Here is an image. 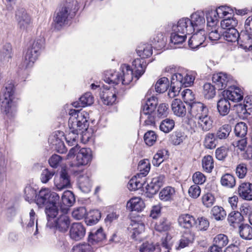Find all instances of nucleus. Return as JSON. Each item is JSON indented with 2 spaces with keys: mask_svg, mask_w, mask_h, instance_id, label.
I'll return each instance as SVG.
<instances>
[{
  "mask_svg": "<svg viewBox=\"0 0 252 252\" xmlns=\"http://www.w3.org/2000/svg\"><path fill=\"white\" fill-rule=\"evenodd\" d=\"M68 120L69 132L65 137L67 143L70 146L76 144L78 135L86 130L89 126V114L85 111L70 109Z\"/></svg>",
  "mask_w": 252,
  "mask_h": 252,
  "instance_id": "obj_1",
  "label": "nucleus"
},
{
  "mask_svg": "<svg viewBox=\"0 0 252 252\" xmlns=\"http://www.w3.org/2000/svg\"><path fill=\"white\" fill-rule=\"evenodd\" d=\"M133 79V70L126 64L121 65L120 71L110 70L105 72L104 81L108 84H118L121 82L125 85H129Z\"/></svg>",
  "mask_w": 252,
  "mask_h": 252,
  "instance_id": "obj_2",
  "label": "nucleus"
},
{
  "mask_svg": "<svg viewBox=\"0 0 252 252\" xmlns=\"http://www.w3.org/2000/svg\"><path fill=\"white\" fill-rule=\"evenodd\" d=\"M77 1L71 0L66 1L58 8L54 14L53 23L55 27L58 30L67 24L68 19L72 18L78 10Z\"/></svg>",
  "mask_w": 252,
  "mask_h": 252,
  "instance_id": "obj_3",
  "label": "nucleus"
},
{
  "mask_svg": "<svg viewBox=\"0 0 252 252\" xmlns=\"http://www.w3.org/2000/svg\"><path fill=\"white\" fill-rule=\"evenodd\" d=\"M158 104V98L154 96L148 98L141 111L140 120L145 125L154 126L157 121L156 108Z\"/></svg>",
  "mask_w": 252,
  "mask_h": 252,
  "instance_id": "obj_4",
  "label": "nucleus"
},
{
  "mask_svg": "<svg viewBox=\"0 0 252 252\" xmlns=\"http://www.w3.org/2000/svg\"><path fill=\"white\" fill-rule=\"evenodd\" d=\"M14 92V84L12 82H10L5 84V87L0 95L1 111L6 115H8L13 112V95Z\"/></svg>",
  "mask_w": 252,
  "mask_h": 252,
  "instance_id": "obj_5",
  "label": "nucleus"
},
{
  "mask_svg": "<svg viewBox=\"0 0 252 252\" xmlns=\"http://www.w3.org/2000/svg\"><path fill=\"white\" fill-rule=\"evenodd\" d=\"M43 40L42 39L35 40L30 46L24 56L23 67L27 68L32 66L36 60L39 51L42 47Z\"/></svg>",
  "mask_w": 252,
  "mask_h": 252,
  "instance_id": "obj_6",
  "label": "nucleus"
},
{
  "mask_svg": "<svg viewBox=\"0 0 252 252\" xmlns=\"http://www.w3.org/2000/svg\"><path fill=\"white\" fill-rule=\"evenodd\" d=\"M60 196L57 193L51 192L48 189H42L35 196V201L39 207H43L50 203L59 201Z\"/></svg>",
  "mask_w": 252,
  "mask_h": 252,
  "instance_id": "obj_7",
  "label": "nucleus"
},
{
  "mask_svg": "<svg viewBox=\"0 0 252 252\" xmlns=\"http://www.w3.org/2000/svg\"><path fill=\"white\" fill-rule=\"evenodd\" d=\"M213 121L209 115L196 120H192L191 119L189 121V125L194 131L196 130L203 132L210 130L213 128Z\"/></svg>",
  "mask_w": 252,
  "mask_h": 252,
  "instance_id": "obj_8",
  "label": "nucleus"
},
{
  "mask_svg": "<svg viewBox=\"0 0 252 252\" xmlns=\"http://www.w3.org/2000/svg\"><path fill=\"white\" fill-rule=\"evenodd\" d=\"M16 19L18 27L21 31H27L32 27V21L30 16L23 8L17 9L16 12Z\"/></svg>",
  "mask_w": 252,
  "mask_h": 252,
  "instance_id": "obj_9",
  "label": "nucleus"
},
{
  "mask_svg": "<svg viewBox=\"0 0 252 252\" xmlns=\"http://www.w3.org/2000/svg\"><path fill=\"white\" fill-rule=\"evenodd\" d=\"M63 132L56 131L50 135L48 139L49 143L52 146V148L61 154L65 153L67 151L63 141Z\"/></svg>",
  "mask_w": 252,
  "mask_h": 252,
  "instance_id": "obj_10",
  "label": "nucleus"
},
{
  "mask_svg": "<svg viewBox=\"0 0 252 252\" xmlns=\"http://www.w3.org/2000/svg\"><path fill=\"white\" fill-rule=\"evenodd\" d=\"M92 159V151L89 148H82L76 156V162L72 164V167L85 166L90 163Z\"/></svg>",
  "mask_w": 252,
  "mask_h": 252,
  "instance_id": "obj_11",
  "label": "nucleus"
},
{
  "mask_svg": "<svg viewBox=\"0 0 252 252\" xmlns=\"http://www.w3.org/2000/svg\"><path fill=\"white\" fill-rule=\"evenodd\" d=\"M189 113L192 118H194L192 120H196L209 115V110L204 104L197 102L193 103L190 105Z\"/></svg>",
  "mask_w": 252,
  "mask_h": 252,
  "instance_id": "obj_12",
  "label": "nucleus"
},
{
  "mask_svg": "<svg viewBox=\"0 0 252 252\" xmlns=\"http://www.w3.org/2000/svg\"><path fill=\"white\" fill-rule=\"evenodd\" d=\"M69 237L75 241L81 240L86 234V228L81 222L73 223L69 229Z\"/></svg>",
  "mask_w": 252,
  "mask_h": 252,
  "instance_id": "obj_13",
  "label": "nucleus"
},
{
  "mask_svg": "<svg viewBox=\"0 0 252 252\" xmlns=\"http://www.w3.org/2000/svg\"><path fill=\"white\" fill-rule=\"evenodd\" d=\"M172 77L175 80V81L180 83L182 87H189L192 85L195 78V73L192 71H189L186 73H176Z\"/></svg>",
  "mask_w": 252,
  "mask_h": 252,
  "instance_id": "obj_14",
  "label": "nucleus"
},
{
  "mask_svg": "<svg viewBox=\"0 0 252 252\" xmlns=\"http://www.w3.org/2000/svg\"><path fill=\"white\" fill-rule=\"evenodd\" d=\"M192 27L190 25V19L183 18L178 21L177 25L172 26V31L179 32L183 34H189L193 32Z\"/></svg>",
  "mask_w": 252,
  "mask_h": 252,
  "instance_id": "obj_15",
  "label": "nucleus"
},
{
  "mask_svg": "<svg viewBox=\"0 0 252 252\" xmlns=\"http://www.w3.org/2000/svg\"><path fill=\"white\" fill-rule=\"evenodd\" d=\"M54 183L59 190H62L70 186V177L65 169L62 168L60 176L55 177Z\"/></svg>",
  "mask_w": 252,
  "mask_h": 252,
  "instance_id": "obj_16",
  "label": "nucleus"
},
{
  "mask_svg": "<svg viewBox=\"0 0 252 252\" xmlns=\"http://www.w3.org/2000/svg\"><path fill=\"white\" fill-rule=\"evenodd\" d=\"M75 202V198L73 192L70 190L64 191L62 196V202H59L60 209L63 213H67L70 207Z\"/></svg>",
  "mask_w": 252,
  "mask_h": 252,
  "instance_id": "obj_17",
  "label": "nucleus"
},
{
  "mask_svg": "<svg viewBox=\"0 0 252 252\" xmlns=\"http://www.w3.org/2000/svg\"><path fill=\"white\" fill-rule=\"evenodd\" d=\"M223 97L227 100L233 102H239L243 98V92L238 87H230L227 90L223 91Z\"/></svg>",
  "mask_w": 252,
  "mask_h": 252,
  "instance_id": "obj_18",
  "label": "nucleus"
},
{
  "mask_svg": "<svg viewBox=\"0 0 252 252\" xmlns=\"http://www.w3.org/2000/svg\"><path fill=\"white\" fill-rule=\"evenodd\" d=\"M100 98L105 105H112L116 100V95L114 89L109 88L108 86H103L100 93Z\"/></svg>",
  "mask_w": 252,
  "mask_h": 252,
  "instance_id": "obj_19",
  "label": "nucleus"
},
{
  "mask_svg": "<svg viewBox=\"0 0 252 252\" xmlns=\"http://www.w3.org/2000/svg\"><path fill=\"white\" fill-rule=\"evenodd\" d=\"M164 176L160 175L152 178L151 182L146 187L147 192L154 195L157 193L164 182Z\"/></svg>",
  "mask_w": 252,
  "mask_h": 252,
  "instance_id": "obj_20",
  "label": "nucleus"
},
{
  "mask_svg": "<svg viewBox=\"0 0 252 252\" xmlns=\"http://www.w3.org/2000/svg\"><path fill=\"white\" fill-rule=\"evenodd\" d=\"M206 37L205 36V31L204 30H199L194 33L189 40V46L192 49H196L200 46L203 44Z\"/></svg>",
  "mask_w": 252,
  "mask_h": 252,
  "instance_id": "obj_21",
  "label": "nucleus"
},
{
  "mask_svg": "<svg viewBox=\"0 0 252 252\" xmlns=\"http://www.w3.org/2000/svg\"><path fill=\"white\" fill-rule=\"evenodd\" d=\"M238 44L246 51L252 50V34L242 31L240 34Z\"/></svg>",
  "mask_w": 252,
  "mask_h": 252,
  "instance_id": "obj_22",
  "label": "nucleus"
},
{
  "mask_svg": "<svg viewBox=\"0 0 252 252\" xmlns=\"http://www.w3.org/2000/svg\"><path fill=\"white\" fill-rule=\"evenodd\" d=\"M212 81L214 83L216 89L221 90L226 88L230 81L226 74L220 72L213 75Z\"/></svg>",
  "mask_w": 252,
  "mask_h": 252,
  "instance_id": "obj_23",
  "label": "nucleus"
},
{
  "mask_svg": "<svg viewBox=\"0 0 252 252\" xmlns=\"http://www.w3.org/2000/svg\"><path fill=\"white\" fill-rule=\"evenodd\" d=\"M190 25L192 26L193 32L196 30L199 32V30H203L202 28L204 26L205 20L204 14L202 13L195 12L193 13L190 16Z\"/></svg>",
  "mask_w": 252,
  "mask_h": 252,
  "instance_id": "obj_24",
  "label": "nucleus"
},
{
  "mask_svg": "<svg viewBox=\"0 0 252 252\" xmlns=\"http://www.w3.org/2000/svg\"><path fill=\"white\" fill-rule=\"evenodd\" d=\"M147 65L145 60L142 58H137L132 62V65L134 70L136 81L144 73Z\"/></svg>",
  "mask_w": 252,
  "mask_h": 252,
  "instance_id": "obj_25",
  "label": "nucleus"
},
{
  "mask_svg": "<svg viewBox=\"0 0 252 252\" xmlns=\"http://www.w3.org/2000/svg\"><path fill=\"white\" fill-rule=\"evenodd\" d=\"M178 220L179 225L186 229H189L196 224V220L194 217L188 214L181 215Z\"/></svg>",
  "mask_w": 252,
  "mask_h": 252,
  "instance_id": "obj_26",
  "label": "nucleus"
},
{
  "mask_svg": "<svg viewBox=\"0 0 252 252\" xmlns=\"http://www.w3.org/2000/svg\"><path fill=\"white\" fill-rule=\"evenodd\" d=\"M238 192L243 199L252 200V184L243 183L239 187Z\"/></svg>",
  "mask_w": 252,
  "mask_h": 252,
  "instance_id": "obj_27",
  "label": "nucleus"
},
{
  "mask_svg": "<svg viewBox=\"0 0 252 252\" xmlns=\"http://www.w3.org/2000/svg\"><path fill=\"white\" fill-rule=\"evenodd\" d=\"M171 109L173 113L178 117H183L187 113L185 104L179 99H175L172 101Z\"/></svg>",
  "mask_w": 252,
  "mask_h": 252,
  "instance_id": "obj_28",
  "label": "nucleus"
},
{
  "mask_svg": "<svg viewBox=\"0 0 252 252\" xmlns=\"http://www.w3.org/2000/svg\"><path fill=\"white\" fill-rule=\"evenodd\" d=\"M66 213L60 215L56 220V229L62 232H66L70 223L69 218Z\"/></svg>",
  "mask_w": 252,
  "mask_h": 252,
  "instance_id": "obj_29",
  "label": "nucleus"
},
{
  "mask_svg": "<svg viewBox=\"0 0 252 252\" xmlns=\"http://www.w3.org/2000/svg\"><path fill=\"white\" fill-rule=\"evenodd\" d=\"M194 237V234L190 231L184 233L179 240L177 246H176V249L179 250L188 247L190 244L192 243Z\"/></svg>",
  "mask_w": 252,
  "mask_h": 252,
  "instance_id": "obj_30",
  "label": "nucleus"
},
{
  "mask_svg": "<svg viewBox=\"0 0 252 252\" xmlns=\"http://www.w3.org/2000/svg\"><path fill=\"white\" fill-rule=\"evenodd\" d=\"M105 238V235L102 228H100L95 231H92L90 233L88 241L92 245H94L102 242Z\"/></svg>",
  "mask_w": 252,
  "mask_h": 252,
  "instance_id": "obj_31",
  "label": "nucleus"
},
{
  "mask_svg": "<svg viewBox=\"0 0 252 252\" xmlns=\"http://www.w3.org/2000/svg\"><path fill=\"white\" fill-rule=\"evenodd\" d=\"M126 209L130 211H141L144 208V203L139 197L131 198L126 204Z\"/></svg>",
  "mask_w": 252,
  "mask_h": 252,
  "instance_id": "obj_32",
  "label": "nucleus"
},
{
  "mask_svg": "<svg viewBox=\"0 0 252 252\" xmlns=\"http://www.w3.org/2000/svg\"><path fill=\"white\" fill-rule=\"evenodd\" d=\"M78 184L80 189L85 193L91 191L92 183L88 175L83 174L78 177Z\"/></svg>",
  "mask_w": 252,
  "mask_h": 252,
  "instance_id": "obj_33",
  "label": "nucleus"
},
{
  "mask_svg": "<svg viewBox=\"0 0 252 252\" xmlns=\"http://www.w3.org/2000/svg\"><path fill=\"white\" fill-rule=\"evenodd\" d=\"M175 197V190L171 187L163 188L159 193V199L163 201H171Z\"/></svg>",
  "mask_w": 252,
  "mask_h": 252,
  "instance_id": "obj_34",
  "label": "nucleus"
},
{
  "mask_svg": "<svg viewBox=\"0 0 252 252\" xmlns=\"http://www.w3.org/2000/svg\"><path fill=\"white\" fill-rule=\"evenodd\" d=\"M217 109L219 114L221 116L227 115L230 109V104L226 98L223 97L217 103Z\"/></svg>",
  "mask_w": 252,
  "mask_h": 252,
  "instance_id": "obj_35",
  "label": "nucleus"
},
{
  "mask_svg": "<svg viewBox=\"0 0 252 252\" xmlns=\"http://www.w3.org/2000/svg\"><path fill=\"white\" fill-rule=\"evenodd\" d=\"M94 102V97L90 93H86L82 95L79 99V102H74L72 105L74 107H85L90 105Z\"/></svg>",
  "mask_w": 252,
  "mask_h": 252,
  "instance_id": "obj_36",
  "label": "nucleus"
},
{
  "mask_svg": "<svg viewBox=\"0 0 252 252\" xmlns=\"http://www.w3.org/2000/svg\"><path fill=\"white\" fill-rule=\"evenodd\" d=\"M217 138L213 133H207L203 140V146L208 149H213L217 145Z\"/></svg>",
  "mask_w": 252,
  "mask_h": 252,
  "instance_id": "obj_37",
  "label": "nucleus"
},
{
  "mask_svg": "<svg viewBox=\"0 0 252 252\" xmlns=\"http://www.w3.org/2000/svg\"><path fill=\"white\" fill-rule=\"evenodd\" d=\"M231 126L228 124H224L220 127L216 131L215 136L220 140L226 139L231 132Z\"/></svg>",
  "mask_w": 252,
  "mask_h": 252,
  "instance_id": "obj_38",
  "label": "nucleus"
},
{
  "mask_svg": "<svg viewBox=\"0 0 252 252\" xmlns=\"http://www.w3.org/2000/svg\"><path fill=\"white\" fill-rule=\"evenodd\" d=\"M60 207L59 201L55 203H50L46 206L45 212L47 215L48 221L50 219H54L58 214V207Z\"/></svg>",
  "mask_w": 252,
  "mask_h": 252,
  "instance_id": "obj_39",
  "label": "nucleus"
},
{
  "mask_svg": "<svg viewBox=\"0 0 252 252\" xmlns=\"http://www.w3.org/2000/svg\"><path fill=\"white\" fill-rule=\"evenodd\" d=\"M172 227L171 222L164 218L158 221L155 226V229L159 232L169 231Z\"/></svg>",
  "mask_w": 252,
  "mask_h": 252,
  "instance_id": "obj_40",
  "label": "nucleus"
},
{
  "mask_svg": "<svg viewBox=\"0 0 252 252\" xmlns=\"http://www.w3.org/2000/svg\"><path fill=\"white\" fill-rule=\"evenodd\" d=\"M216 88L211 83H205L203 86L202 94L206 99H210L216 95Z\"/></svg>",
  "mask_w": 252,
  "mask_h": 252,
  "instance_id": "obj_41",
  "label": "nucleus"
},
{
  "mask_svg": "<svg viewBox=\"0 0 252 252\" xmlns=\"http://www.w3.org/2000/svg\"><path fill=\"white\" fill-rule=\"evenodd\" d=\"M94 248L88 243H80L74 245L72 248V252H94Z\"/></svg>",
  "mask_w": 252,
  "mask_h": 252,
  "instance_id": "obj_42",
  "label": "nucleus"
},
{
  "mask_svg": "<svg viewBox=\"0 0 252 252\" xmlns=\"http://www.w3.org/2000/svg\"><path fill=\"white\" fill-rule=\"evenodd\" d=\"M137 53L141 58L145 59L152 55V47L150 44H144L140 46L137 49Z\"/></svg>",
  "mask_w": 252,
  "mask_h": 252,
  "instance_id": "obj_43",
  "label": "nucleus"
},
{
  "mask_svg": "<svg viewBox=\"0 0 252 252\" xmlns=\"http://www.w3.org/2000/svg\"><path fill=\"white\" fill-rule=\"evenodd\" d=\"M227 220L230 224L235 227L241 222L244 219L239 212H232L229 214Z\"/></svg>",
  "mask_w": 252,
  "mask_h": 252,
  "instance_id": "obj_44",
  "label": "nucleus"
},
{
  "mask_svg": "<svg viewBox=\"0 0 252 252\" xmlns=\"http://www.w3.org/2000/svg\"><path fill=\"white\" fill-rule=\"evenodd\" d=\"M224 39L228 42H235L239 39L240 34L236 29L226 30L223 33Z\"/></svg>",
  "mask_w": 252,
  "mask_h": 252,
  "instance_id": "obj_45",
  "label": "nucleus"
},
{
  "mask_svg": "<svg viewBox=\"0 0 252 252\" xmlns=\"http://www.w3.org/2000/svg\"><path fill=\"white\" fill-rule=\"evenodd\" d=\"M239 233L241 237L246 240L252 239V227L248 224L239 226Z\"/></svg>",
  "mask_w": 252,
  "mask_h": 252,
  "instance_id": "obj_46",
  "label": "nucleus"
},
{
  "mask_svg": "<svg viewBox=\"0 0 252 252\" xmlns=\"http://www.w3.org/2000/svg\"><path fill=\"white\" fill-rule=\"evenodd\" d=\"M211 214L217 220H223L226 216V213L221 207L215 206L211 210Z\"/></svg>",
  "mask_w": 252,
  "mask_h": 252,
  "instance_id": "obj_47",
  "label": "nucleus"
},
{
  "mask_svg": "<svg viewBox=\"0 0 252 252\" xmlns=\"http://www.w3.org/2000/svg\"><path fill=\"white\" fill-rule=\"evenodd\" d=\"M182 87L180 83L175 81L172 77L171 86L168 93L169 96L173 98L178 95Z\"/></svg>",
  "mask_w": 252,
  "mask_h": 252,
  "instance_id": "obj_48",
  "label": "nucleus"
},
{
  "mask_svg": "<svg viewBox=\"0 0 252 252\" xmlns=\"http://www.w3.org/2000/svg\"><path fill=\"white\" fill-rule=\"evenodd\" d=\"M216 12L213 10L208 11L206 14L207 25L208 28L216 27V25L218 23V18Z\"/></svg>",
  "mask_w": 252,
  "mask_h": 252,
  "instance_id": "obj_49",
  "label": "nucleus"
},
{
  "mask_svg": "<svg viewBox=\"0 0 252 252\" xmlns=\"http://www.w3.org/2000/svg\"><path fill=\"white\" fill-rule=\"evenodd\" d=\"M186 35L181 34L179 32L172 31L170 36L171 43L179 45L183 44L186 38Z\"/></svg>",
  "mask_w": 252,
  "mask_h": 252,
  "instance_id": "obj_50",
  "label": "nucleus"
},
{
  "mask_svg": "<svg viewBox=\"0 0 252 252\" xmlns=\"http://www.w3.org/2000/svg\"><path fill=\"white\" fill-rule=\"evenodd\" d=\"M175 126V122L173 120L165 119L160 124L159 129L164 133H168L171 131Z\"/></svg>",
  "mask_w": 252,
  "mask_h": 252,
  "instance_id": "obj_51",
  "label": "nucleus"
},
{
  "mask_svg": "<svg viewBox=\"0 0 252 252\" xmlns=\"http://www.w3.org/2000/svg\"><path fill=\"white\" fill-rule=\"evenodd\" d=\"M169 86L168 79L166 77L159 79L155 85V90L157 92L163 93L165 92Z\"/></svg>",
  "mask_w": 252,
  "mask_h": 252,
  "instance_id": "obj_52",
  "label": "nucleus"
},
{
  "mask_svg": "<svg viewBox=\"0 0 252 252\" xmlns=\"http://www.w3.org/2000/svg\"><path fill=\"white\" fill-rule=\"evenodd\" d=\"M219 18H223L227 15L231 16L233 14V10L228 6H220L216 10H213Z\"/></svg>",
  "mask_w": 252,
  "mask_h": 252,
  "instance_id": "obj_53",
  "label": "nucleus"
},
{
  "mask_svg": "<svg viewBox=\"0 0 252 252\" xmlns=\"http://www.w3.org/2000/svg\"><path fill=\"white\" fill-rule=\"evenodd\" d=\"M235 177L230 174H225L221 178V184L223 186L232 188L235 185Z\"/></svg>",
  "mask_w": 252,
  "mask_h": 252,
  "instance_id": "obj_54",
  "label": "nucleus"
},
{
  "mask_svg": "<svg viewBox=\"0 0 252 252\" xmlns=\"http://www.w3.org/2000/svg\"><path fill=\"white\" fill-rule=\"evenodd\" d=\"M203 169L208 173L212 172L214 168L213 158L211 156H205L202 161Z\"/></svg>",
  "mask_w": 252,
  "mask_h": 252,
  "instance_id": "obj_55",
  "label": "nucleus"
},
{
  "mask_svg": "<svg viewBox=\"0 0 252 252\" xmlns=\"http://www.w3.org/2000/svg\"><path fill=\"white\" fill-rule=\"evenodd\" d=\"M167 151L162 149L158 150L154 156L152 163L155 166H158L163 161V158L166 156Z\"/></svg>",
  "mask_w": 252,
  "mask_h": 252,
  "instance_id": "obj_56",
  "label": "nucleus"
},
{
  "mask_svg": "<svg viewBox=\"0 0 252 252\" xmlns=\"http://www.w3.org/2000/svg\"><path fill=\"white\" fill-rule=\"evenodd\" d=\"M238 22L235 18H230L228 17L227 18L223 19L221 22V27L222 29H226V30L235 29V27L237 25Z\"/></svg>",
  "mask_w": 252,
  "mask_h": 252,
  "instance_id": "obj_57",
  "label": "nucleus"
},
{
  "mask_svg": "<svg viewBox=\"0 0 252 252\" xmlns=\"http://www.w3.org/2000/svg\"><path fill=\"white\" fill-rule=\"evenodd\" d=\"M247 126L245 123H238L235 126L234 132L238 137H244L247 133Z\"/></svg>",
  "mask_w": 252,
  "mask_h": 252,
  "instance_id": "obj_58",
  "label": "nucleus"
},
{
  "mask_svg": "<svg viewBox=\"0 0 252 252\" xmlns=\"http://www.w3.org/2000/svg\"><path fill=\"white\" fill-rule=\"evenodd\" d=\"M228 243V237L223 234H218L214 238V244L221 248L226 246Z\"/></svg>",
  "mask_w": 252,
  "mask_h": 252,
  "instance_id": "obj_59",
  "label": "nucleus"
},
{
  "mask_svg": "<svg viewBox=\"0 0 252 252\" xmlns=\"http://www.w3.org/2000/svg\"><path fill=\"white\" fill-rule=\"evenodd\" d=\"M143 183H141L137 176L132 177L127 184L128 189L131 191H134L142 187Z\"/></svg>",
  "mask_w": 252,
  "mask_h": 252,
  "instance_id": "obj_60",
  "label": "nucleus"
},
{
  "mask_svg": "<svg viewBox=\"0 0 252 252\" xmlns=\"http://www.w3.org/2000/svg\"><path fill=\"white\" fill-rule=\"evenodd\" d=\"M138 169L140 171V174L143 176H146L150 169V164L148 160L144 159L141 160L138 164Z\"/></svg>",
  "mask_w": 252,
  "mask_h": 252,
  "instance_id": "obj_61",
  "label": "nucleus"
},
{
  "mask_svg": "<svg viewBox=\"0 0 252 252\" xmlns=\"http://www.w3.org/2000/svg\"><path fill=\"white\" fill-rule=\"evenodd\" d=\"M25 200L31 203L35 198L36 191L31 186H27L24 190Z\"/></svg>",
  "mask_w": 252,
  "mask_h": 252,
  "instance_id": "obj_62",
  "label": "nucleus"
},
{
  "mask_svg": "<svg viewBox=\"0 0 252 252\" xmlns=\"http://www.w3.org/2000/svg\"><path fill=\"white\" fill-rule=\"evenodd\" d=\"M87 215V211L84 207H79L75 208L72 213V216L76 220H81Z\"/></svg>",
  "mask_w": 252,
  "mask_h": 252,
  "instance_id": "obj_63",
  "label": "nucleus"
},
{
  "mask_svg": "<svg viewBox=\"0 0 252 252\" xmlns=\"http://www.w3.org/2000/svg\"><path fill=\"white\" fill-rule=\"evenodd\" d=\"M187 136L184 132L176 131L171 137V141L175 145H178L185 140Z\"/></svg>",
  "mask_w": 252,
  "mask_h": 252,
  "instance_id": "obj_64",
  "label": "nucleus"
}]
</instances>
